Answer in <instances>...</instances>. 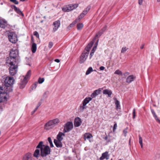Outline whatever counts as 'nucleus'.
Returning <instances> with one entry per match:
<instances>
[{"label":"nucleus","instance_id":"nucleus-38","mask_svg":"<svg viewBox=\"0 0 160 160\" xmlns=\"http://www.w3.org/2000/svg\"><path fill=\"white\" fill-rule=\"evenodd\" d=\"M48 140L49 143L50 147L52 148L53 147V144L51 139L50 137H48Z\"/></svg>","mask_w":160,"mask_h":160},{"label":"nucleus","instance_id":"nucleus-50","mask_svg":"<svg viewBox=\"0 0 160 160\" xmlns=\"http://www.w3.org/2000/svg\"><path fill=\"white\" fill-rule=\"evenodd\" d=\"M94 53L93 52V51H92V52L91 51L90 55V56H89L90 59H91V58L92 57V56L93 55Z\"/></svg>","mask_w":160,"mask_h":160},{"label":"nucleus","instance_id":"nucleus-39","mask_svg":"<svg viewBox=\"0 0 160 160\" xmlns=\"http://www.w3.org/2000/svg\"><path fill=\"white\" fill-rule=\"evenodd\" d=\"M114 74L118 75H122V72L119 70H117L115 72Z\"/></svg>","mask_w":160,"mask_h":160},{"label":"nucleus","instance_id":"nucleus-19","mask_svg":"<svg viewBox=\"0 0 160 160\" xmlns=\"http://www.w3.org/2000/svg\"><path fill=\"white\" fill-rule=\"evenodd\" d=\"M102 92L104 94L108 95V97H111L112 93V92L111 90L107 89L103 90Z\"/></svg>","mask_w":160,"mask_h":160},{"label":"nucleus","instance_id":"nucleus-51","mask_svg":"<svg viewBox=\"0 0 160 160\" xmlns=\"http://www.w3.org/2000/svg\"><path fill=\"white\" fill-rule=\"evenodd\" d=\"M143 0H138V4L139 5H142V3Z\"/></svg>","mask_w":160,"mask_h":160},{"label":"nucleus","instance_id":"nucleus-11","mask_svg":"<svg viewBox=\"0 0 160 160\" xmlns=\"http://www.w3.org/2000/svg\"><path fill=\"white\" fill-rule=\"evenodd\" d=\"M53 25L54 26V28H53V31L54 32H55L58 29L60 26V21L58 20L54 22L53 23Z\"/></svg>","mask_w":160,"mask_h":160},{"label":"nucleus","instance_id":"nucleus-54","mask_svg":"<svg viewBox=\"0 0 160 160\" xmlns=\"http://www.w3.org/2000/svg\"><path fill=\"white\" fill-rule=\"evenodd\" d=\"M54 61L57 62H60V61L59 59H56L54 60Z\"/></svg>","mask_w":160,"mask_h":160},{"label":"nucleus","instance_id":"nucleus-3","mask_svg":"<svg viewBox=\"0 0 160 160\" xmlns=\"http://www.w3.org/2000/svg\"><path fill=\"white\" fill-rule=\"evenodd\" d=\"M37 148H40L41 155L42 157H45L50 154L51 149L48 146L43 145L42 141L40 142L36 147Z\"/></svg>","mask_w":160,"mask_h":160},{"label":"nucleus","instance_id":"nucleus-20","mask_svg":"<svg viewBox=\"0 0 160 160\" xmlns=\"http://www.w3.org/2000/svg\"><path fill=\"white\" fill-rule=\"evenodd\" d=\"M28 82L27 80H25L23 79L21 80V82L20 83L19 88H23L25 87L26 84Z\"/></svg>","mask_w":160,"mask_h":160},{"label":"nucleus","instance_id":"nucleus-55","mask_svg":"<svg viewBox=\"0 0 160 160\" xmlns=\"http://www.w3.org/2000/svg\"><path fill=\"white\" fill-rule=\"evenodd\" d=\"M36 110H37L35 109L32 112L31 114H33L36 111Z\"/></svg>","mask_w":160,"mask_h":160},{"label":"nucleus","instance_id":"nucleus-57","mask_svg":"<svg viewBox=\"0 0 160 160\" xmlns=\"http://www.w3.org/2000/svg\"><path fill=\"white\" fill-rule=\"evenodd\" d=\"M144 45H142L141 47H140V48L141 49H142L143 48H144Z\"/></svg>","mask_w":160,"mask_h":160},{"label":"nucleus","instance_id":"nucleus-43","mask_svg":"<svg viewBox=\"0 0 160 160\" xmlns=\"http://www.w3.org/2000/svg\"><path fill=\"white\" fill-rule=\"evenodd\" d=\"M128 129V128H126L124 129L123 131V132L124 134V136L125 137H126V136L127 133L128 132H127Z\"/></svg>","mask_w":160,"mask_h":160},{"label":"nucleus","instance_id":"nucleus-31","mask_svg":"<svg viewBox=\"0 0 160 160\" xmlns=\"http://www.w3.org/2000/svg\"><path fill=\"white\" fill-rule=\"evenodd\" d=\"M115 104L116 106V108L118 110V109H120V103L119 101L117 100V99H115Z\"/></svg>","mask_w":160,"mask_h":160},{"label":"nucleus","instance_id":"nucleus-34","mask_svg":"<svg viewBox=\"0 0 160 160\" xmlns=\"http://www.w3.org/2000/svg\"><path fill=\"white\" fill-rule=\"evenodd\" d=\"M92 68L91 67H89L86 72V75H88L91 72L93 71Z\"/></svg>","mask_w":160,"mask_h":160},{"label":"nucleus","instance_id":"nucleus-14","mask_svg":"<svg viewBox=\"0 0 160 160\" xmlns=\"http://www.w3.org/2000/svg\"><path fill=\"white\" fill-rule=\"evenodd\" d=\"M105 158L107 160L109 159V156L108 155V152H106L102 153L101 157H100L99 159L100 160H102Z\"/></svg>","mask_w":160,"mask_h":160},{"label":"nucleus","instance_id":"nucleus-40","mask_svg":"<svg viewBox=\"0 0 160 160\" xmlns=\"http://www.w3.org/2000/svg\"><path fill=\"white\" fill-rule=\"evenodd\" d=\"M44 79L43 78H39L38 79V82L40 83L41 84L42 83V82H44Z\"/></svg>","mask_w":160,"mask_h":160},{"label":"nucleus","instance_id":"nucleus-47","mask_svg":"<svg viewBox=\"0 0 160 160\" xmlns=\"http://www.w3.org/2000/svg\"><path fill=\"white\" fill-rule=\"evenodd\" d=\"M53 46V43L52 42H50L49 43L48 47L49 48H51Z\"/></svg>","mask_w":160,"mask_h":160},{"label":"nucleus","instance_id":"nucleus-32","mask_svg":"<svg viewBox=\"0 0 160 160\" xmlns=\"http://www.w3.org/2000/svg\"><path fill=\"white\" fill-rule=\"evenodd\" d=\"M79 21L78 20V18H77L68 27V28L69 29L70 28H72L75 25V24L77 22Z\"/></svg>","mask_w":160,"mask_h":160},{"label":"nucleus","instance_id":"nucleus-36","mask_svg":"<svg viewBox=\"0 0 160 160\" xmlns=\"http://www.w3.org/2000/svg\"><path fill=\"white\" fill-rule=\"evenodd\" d=\"M139 143L140 144L141 148H143L142 140V138L141 137L140 135H139Z\"/></svg>","mask_w":160,"mask_h":160},{"label":"nucleus","instance_id":"nucleus-6","mask_svg":"<svg viewBox=\"0 0 160 160\" xmlns=\"http://www.w3.org/2000/svg\"><path fill=\"white\" fill-rule=\"evenodd\" d=\"M78 6L77 4L69 5L62 8V10L64 12H69L77 8Z\"/></svg>","mask_w":160,"mask_h":160},{"label":"nucleus","instance_id":"nucleus-7","mask_svg":"<svg viewBox=\"0 0 160 160\" xmlns=\"http://www.w3.org/2000/svg\"><path fill=\"white\" fill-rule=\"evenodd\" d=\"M8 38L9 41L12 43H15L18 41L17 35L13 32H11L8 34Z\"/></svg>","mask_w":160,"mask_h":160},{"label":"nucleus","instance_id":"nucleus-18","mask_svg":"<svg viewBox=\"0 0 160 160\" xmlns=\"http://www.w3.org/2000/svg\"><path fill=\"white\" fill-rule=\"evenodd\" d=\"M65 134L62 132H59L57 137V140L62 141L63 139V137L65 136Z\"/></svg>","mask_w":160,"mask_h":160},{"label":"nucleus","instance_id":"nucleus-22","mask_svg":"<svg viewBox=\"0 0 160 160\" xmlns=\"http://www.w3.org/2000/svg\"><path fill=\"white\" fill-rule=\"evenodd\" d=\"M94 44V42L92 41L87 46V47L85 48V50L86 51H88L89 53V50Z\"/></svg>","mask_w":160,"mask_h":160},{"label":"nucleus","instance_id":"nucleus-25","mask_svg":"<svg viewBox=\"0 0 160 160\" xmlns=\"http://www.w3.org/2000/svg\"><path fill=\"white\" fill-rule=\"evenodd\" d=\"M92 100V98L91 97L86 98L84 99L82 102V103L86 105L89 102Z\"/></svg>","mask_w":160,"mask_h":160},{"label":"nucleus","instance_id":"nucleus-17","mask_svg":"<svg viewBox=\"0 0 160 160\" xmlns=\"http://www.w3.org/2000/svg\"><path fill=\"white\" fill-rule=\"evenodd\" d=\"M101 92L100 89L95 90L91 95V97L92 98H95L96 96L99 94Z\"/></svg>","mask_w":160,"mask_h":160},{"label":"nucleus","instance_id":"nucleus-58","mask_svg":"<svg viewBox=\"0 0 160 160\" xmlns=\"http://www.w3.org/2000/svg\"><path fill=\"white\" fill-rule=\"evenodd\" d=\"M39 107V106L38 105V106L36 107V108H35V109L36 110H37V109H38V108Z\"/></svg>","mask_w":160,"mask_h":160},{"label":"nucleus","instance_id":"nucleus-9","mask_svg":"<svg viewBox=\"0 0 160 160\" xmlns=\"http://www.w3.org/2000/svg\"><path fill=\"white\" fill-rule=\"evenodd\" d=\"M89 54L88 51H84L81 55L79 59V62L80 63H83L86 60Z\"/></svg>","mask_w":160,"mask_h":160},{"label":"nucleus","instance_id":"nucleus-53","mask_svg":"<svg viewBox=\"0 0 160 160\" xmlns=\"http://www.w3.org/2000/svg\"><path fill=\"white\" fill-rule=\"evenodd\" d=\"M101 70H103L105 69V67L103 66H101L99 68Z\"/></svg>","mask_w":160,"mask_h":160},{"label":"nucleus","instance_id":"nucleus-62","mask_svg":"<svg viewBox=\"0 0 160 160\" xmlns=\"http://www.w3.org/2000/svg\"><path fill=\"white\" fill-rule=\"evenodd\" d=\"M20 0V1L23 2V1H24L25 0Z\"/></svg>","mask_w":160,"mask_h":160},{"label":"nucleus","instance_id":"nucleus-35","mask_svg":"<svg viewBox=\"0 0 160 160\" xmlns=\"http://www.w3.org/2000/svg\"><path fill=\"white\" fill-rule=\"evenodd\" d=\"M83 24L82 23H79L77 25V28L78 30L81 29L83 27Z\"/></svg>","mask_w":160,"mask_h":160},{"label":"nucleus","instance_id":"nucleus-10","mask_svg":"<svg viewBox=\"0 0 160 160\" xmlns=\"http://www.w3.org/2000/svg\"><path fill=\"white\" fill-rule=\"evenodd\" d=\"M82 123L81 119L77 117L74 120V124L75 127H78Z\"/></svg>","mask_w":160,"mask_h":160},{"label":"nucleus","instance_id":"nucleus-56","mask_svg":"<svg viewBox=\"0 0 160 160\" xmlns=\"http://www.w3.org/2000/svg\"><path fill=\"white\" fill-rule=\"evenodd\" d=\"M42 102H39L38 103V106L39 107L41 105Z\"/></svg>","mask_w":160,"mask_h":160},{"label":"nucleus","instance_id":"nucleus-8","mask_svg":"<svg viewBox=\"0 0 160 160\" xmlns=\"http://www.w3.org/2000/svg\"><path fill=\"white\" fill-rule=\"evenodd\" d=\"M63 132L65 133L71 130L73 128V123L71 122H68L64 124Z\"/></svg>","mask_w":160,"mask_h":160},{"label":"nucleus","instance_id":"nucleus-23","mask_svg":"<svg viewBox=\"0 0 160 160\" xmlns=\"http://www.w3.org/2000/svg\"><path fill=\"white\" fill-rule=\"evenodd\" d=\"M40 155L41 154H40V150L38 149V148H37L34 152L33 156L37 158H38Z\"/></svg>","mask_w":160,"mask_h":160},{"label":"nucleus","instance_id":"nucleus-30","mask_svg":"<svg viewBox=\"0 0 160 160\" xmlns=\"http://www.w3.org/2000/svg\"><path fill=\"white\" fill-rule=\"evenodd\" d=\"M86 108V105L82 103L79 106V110L80 112H82Z\"/></svg>","mask_w":160,"mask_h":160},{"label":"nucleus","instance_id":"nucleus-33","mask_svg":"<svg viewBox=\"0 0 160 160\" xmlns=\"http://www.w3.org/2000/svg\"><path fill=\"white\" fill-rule=\"evenodd\" d=\"M151 112L153 115V116L154 117V118H155V119L157 121H158V120H159V119L158 118L157 115H156L154 110H153V109H151Z\"/></svg>","mask_w":160,"mask_h":160},{"label":"nucleus","instance_id":"nucleus-59","mask_svg":"<svg viewBox=\"0 0 160 160\" xmlns=\"http://www.w3.org/2000/svg\"><path fill=\"white\" fill-rule=\"evenodd\" d=\"M104 139L105 140H107V139H108V137L107 136L105 138H104Z\"/></svg>","mask_w":160,"mask_h":160},{"label":"nucleus","instance_id":"nucleus-37","mask_svg":"<svg viewBox=\"0 0 160 160\" xmlns=\"http://www.w3.org/2000/svg\"><path fill=\"white\" fill-rule=\"evenodd\" d=\"M49 94V92L48 91H47L46 92H45L42 96V97L43 98H46L48 97V95Z\"/></svg>","mask_w":160,"mask_h":160},{"label":"nucleus","instance_id":"nucleus-26","mask_svg":"<svg viewBox=\"0 0 160 160\" xmlns=\"http://www.w3.org/2000/svg\"><path fill=\"white\" fill-rule=\"evenodd\" d=\"M87 12H88L85 10H84L83 12L80 14L77 18L78 19V20L80 21L81 19H82L85 16V15L87 14Z\"/></svg>","mask_w":160,"mask_h":160},{"label":"nucleus","instance_id":"nucleus-21","mask_svg":"<svg viewBox=\"0 0 160 160\" xmlns=\"http://www.w3.org/2000/svg\"><path fill=\"white\" fill-rule=\"evenodd\" d=\"M6 22L0 18V27L2 28H5L6 27Z\"/></svg>","mask_w":160,"mask_h":160},{"label":"nucleus","instance_id":"nucleus-63","mask_svg":"<svg viewBox=\"0 0 160 160\" xmlns=\"http://www.w3.org/2000/svg\"><path fill=\"white\" fill-rule=\"evenodd\" d=\"M158 2H160V0H157Z\"/></svg>","mask_w":160,"mask_h":160},{"label":"nucleus","instance_id":"nucleus-42","mask_svg":"<svg viewBox=\"0 0 160 160\" xmlns=\"http://www.w3.org/2000/svg\"><path fill=\"white\" fill-rule=\"evenodd\" d=\"M38 84V82H35L32 86V89H35L37 87Z\"/></svg>","mask_w":160,"mask_h":160},{"label":"nucleus","instance_id":"nucleus-4","mask_svg":"<svg viewBox=\"0 0 160 160\" xmlns=\"http://www.w3.org/2000/svg\"><path fill=\"white\" fill-rule=\"evenodd\" d=\"M59 122V120L58 118L50 120L45 124V128L46 130L51 129L57 125Z\"/></svg>","mask_w":160,"mask_h":160},{"label":"nucleus","instance_id":"nucleus-27","mask_svg":"<svg viewBox=\"0 0 160 160\" xmlns=\"http://www.w3.org/2000/svg\"><path fill=\"white\" fill-rule=\"evenodd\" d=\"M31 157V154L30 153L26 154L23 157V160H28Z\"/></svg>","mask_w":160,"mask_h":160},{"label":"nucleus","instance_id":"nucleus-28","mask_svg":"<svg viewBox=\"0 0 160 160\" xmlns=\"http://www.w3.org/2000/svg\"><path fill=\"white\" fill-rule=\"evenodd\" d=\"M31 74V70H29L27 73L25 77H24L23 79L25 80H27L30 77V75Z\"/></svg>","mask_w":160,"mask_h":160},{"label":"nucleus","instance_id":"nucleus-12","mask_svg":"<svg viewBox=\"0 0 160 160\" xmlns=\"http://www.w3.org/2000/svg\"><path fill=\"white\" fill-rule=\"evenodd\" d=\"M11 8L12 9H13L18 14H19L20 15H21L22 16H24L23 14L22 13V12L15 5H12L11 6Z\"/></svg>","mask_w":160,"mask_h":160},{"label":"nucleus","instance_id":"nucleus-15","mask_svg":"<svg viewBox=\"0 0 160 160\" xmlns=\"http://www.w3.org/2000/svg\"><path fill=\"white\" fill-rule=\"evenodd\" d=\"M61 141L57 140L54 139V142L56 146L58 148H61L62 147V143Z\"/></svg>","mask_w":160,"mask_h":160},{"label":"nucleus","instance_id":"nucleus-29","mask_svg":"<svg viewBox=\"0 0 160 160\" xmlns=\"http://www.w3.org/2000/svg\"><path fill=\"white\" fill-rule=\"evenodd\" d=\"M37 50V45L35 43H33L32 46V51L33 53H34Z\"/></svg>","mask_w":160,"mask_h":160},{"label":"nucleus","instance_id":"nucleus-52","mask_svg":"<svg viewBox=\"0 0 160 160\" xmlns=\"http://www.w3.org/2000/svg\"><path fill=\"white\" fill-rule=\"evenodd\" d=\"M96 49V46H94L92 49V51H91V52H92V51H93V52L94 53V52L95 51Z\"/></svg>","mask_w":160,"mask_h":160},{"label":"nucleus","instance_id":"nucleus-60","mask_svg":"<svg viewBox=\"0 0 160 160\" xmlns=\"http://www.w3.org/2000/svg\"><path fill=\"white\" fill-rule=\"evenodd\" d=\"M128 74V75L129 74V73L128 72H126L124 74V75H125V74Z\"/></svg>","mask_w":160,"mask_h":160},{"label":"nucleus","instance_id":"nucleus-64","mask_svg":"<svg viewBox=\"0 0 160 160\" xmlns=\"http://www.w3.org/2000/svg\"><path fill=\"white\" fill-rule=\"evenodd\" d=\"M89 142H91V140H89Z\"/></svg>","mask_w":160,"mask_h":160},{"label":"nucleus","instance_id":"nucleus-13","mask_svg":"<svg viewBox=\"0 0 160 160\" xmlns=\"http://www.w3.org/2000/svg\"><path fill=\"white\" fill-rule=\"evenodd\" d=\"M136 78L135 76L133 75H130L127 78L126 82L128 83H130L133 81Z\"/></svg>","mask_w":160,"mask_h":160},{"label":"nucleus","instance_id":"nucleus-61","mask_svg":"<svg viewBox=\"0 0 160 160\" xmlns=\"http://www.w3.org/2000/svg\"><path fill=\"white\" fill-rule=\"evenodd\" d=\"M158 121L160 123V120L159 119V120H158Z\"/></svg>","mask_w":160,"mask_h":160},{"label":"nucleus","instance_id":"nucleus-48","mask_svg":"<svg viewBox=\"0 0 160 160\" xmlns=\"http://www.w3.org/2000/svg\"><path fill=\"white\" fill-rule=\"evenodd\" d=\"M117 127V123H115L114 124V126L113 127V131L114 132L115 131V130L116 129Z\"/></svg>","mask_w":160,"mask_h":160},{"label":"nucleus","instance_id":"nucleus-16","mask_svg":"<svg viewBox=\"0 0 160 160\" xmlns=\"http://www.w3.org/2000/svg\"><path fill=\"white\" fill-rule=\"evenodd\" d=\"M107 28V26H105L102 29L101 31H99L98 33L96 35L95 38H98L100 37L101 35L102 34L103 32L106 30Z\"/></svg>","mask_w":160,"mask_h":160},{"label":"nucleus","instance_id":"nucleus-2","mask_svg":"<svg viewBox=\"0 0 160 160\" xmlns=\"http://www.w3.org/2000/svg\"><path fill=\"white\" fill-rule=\"evenodd\" d=\"M10 57L7 58L6 63H17L18 60V52L16 49H12L10 52Z\"/></svg>","mask_w":160,"mask_h":160},{"label":"nucleus","instance_id":"nucleus-1","mask_svg":"<svg viewBox=\"0 0 160 160\" xmlns=\"http://www.w3.org/2000/svg\"><path fill=\"white\" fill-rule=\"evenodd\" d=\"M4 85L0 87V102L6 101L8 93L12 91L11 86L14 83V79L11 77L4 76Z\"/></svg>","mask_w":160,"mask_h":160},{"label":"nucleus","instance_id":"nucleus-49","mask_svg":"<svg viewBox=\"0 0 160 160\" xmlns=\"http://www.w3.org/2000/svg\"><path fill=\"white\" fill-rule=\"evenodd\" d=\"M90 8L91 7L89 6H88L87 7L85 10L88 12Z\"/></svg>","mask_w":160,"mask_h":160},{"label":"nucleus","instance_id":"nucleus-41","mask_svg":"<svg viewBox=\"0 0 160 160\" xmlns=\"http://www.w3.org/2000/svg\"><path fill=\"white\" fill-rule=\"evenodd\" d=\"M128 49V48H127L126 47H123L122 48L121 52L122 53H124Z\"/></svg>","mask_w":160,"mask_h":160},{"label":"nucleus","instance_id":"nucleus-24","mask_svg":"<svg viewBox=\"0 0 160 160\" xmlns=\"http://www.w3.org/2000/svg\"><path fill=\"white\" fill-rule=\"evenodd\" d=\"M93 136L92 134L90 133H85L84 136V139L86 140L87 139H88L92 138Z\"/></svg>","mask_w":160,"mask_h":160},{"label":"nucleus","instance_id":"nucleus-44","mask_svg":"<svg viewBox=\"0 0 160 160\" xmlns=\"http://www.w3.org/2000/svg\"><path fill=\"white\" fill-rule=\"evenodd\" d=\"M132 116L133 118L134 119L136 117V113H135V108H134L133 110L132 111Z\"/></svg>","mask_w":160,"mask_h":160},{"label":"nucleus","instance_id":"nucleus-45","mask_svg":"<svg viewBox=\"0 0 160 160\" xmlns=\"http://www.w3.org/2000/svg\"><path fill=\"white\" fill-rule=\"evenodd\" d=\"M10 1L13 2L14 3L16 4H18V2L17 0H10Z\"/></svg>","mask_w":160,"mask_h":160},{"label":"nucleus","instance_id":"nucleus-46","mask_svg":"<svg viewBox=\"0 0 160 160\" xmlns=\"http://www.w3.org/2000/svg\"><path fill=\"white\" fill-rule=\"evenodd\" d=\"M33 34L34 36H36L37 38H38L39 37V35L38 32L37 31H35L34 32Z\"/></svg>","mask_w":160,"mask_h":160},{"label":"nucleus","instance_id":"nucleus-5","mask_svg":"<svg viewBox=\"0 0 160 160\" xmlns=\"http://www.w3.org/2000/svg\"><path fill=\"white\" fill-rule=\"evenodd\" d=\"M7 64H8L10 65L9 67V72L10 74L12 76H13L15 75L17 72V68L18 66L16 63H8Z\"/></svg>","mask_w":160,"mask_h":160}]
</instances>
